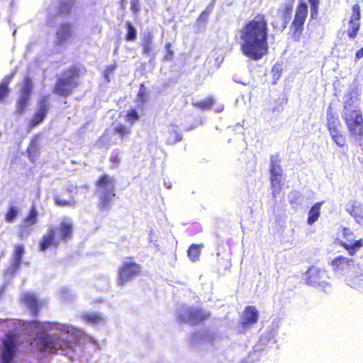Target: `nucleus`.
I'll list each match as a JSON object with an SVG mask.
<instances>
[{"label":"nucleus","mask_w":363,"mask_h":363,"mask_svg":"<svg viewBox=\"0 0 363 363\" xmlns=\"http://www.w3.org/2000/svg\"><path fill=\"white\" fill-rule=\"evenodd\" d=\"M268 23L264 14L257 13L247 21L239 30L240 50L247 57L257 61L269 52Z\"/></svg>","instance_id":"1"},{"label":"nucleus","mask_w":363,"mask_h":363,"mask_svg":"<svg viewBox=\"0 0 363 363\" xmlns=\"http://www.w3.org/2000/svg\"><path fill=\"white\" fill-rule=\"evenodd\" d=\"M342 118L350 136L355 141L363 139V113L358 106V99L350 95L344 101Z\"/></svg>","instance_id":"2"},{"label":"nucleus","mask_w":363,"mask_h":363,"mask_svg":"<svg viewBox=\"0 0 363 363\" xmlns=\"http://www.w3.org/2000/svg\"><path fill=\"white\" fill-rule=\"evenodd\" d=\"M74 224L72 221L64 220L58 225L51 226L38 242V248L45 251L49 247H57L60 242H67L73 236Z\"/></svg>","instance_id":"3"},{"label":"nucleus","mask_w":363,"mask_h":363,"mask_svg":"<svg viewBox=\"0 0 363 363\" xmlns=\"http://www.w3.org/2000/svg\"><path fill=\"white\" fill-rule=\"evenodd\" d=\"M115 178L108 174H101L94 182L97 194L98 208L101 212L111 208L116 196Z\"/></svg>","instance_id":"4"},{"label":"nucleus","mask_w":363,"mask_h":363,"mask_svg":"<svg viewBox=\"0 0 363 363\" xmlns=\"http://www.w3.org/2000/svg\"><path fill=\"white\" fill-rule=\"evenodd\" d=\"M36 350L44 354H55L58 351H65L72 348V342L58 333H37L34 338Z\"/></svg>","instance_id":"5"},{"label":"nucleus","mask_w":363,"mask_h":363,"mask_svg":"<svg viewBox=\"0 0 363 363\" xmlns=\"http://www.w3.org/2000/svg\"><path fill=\"white\" fill-rule=\"evenodd\" d=\"M81 75V69L77 66H71L63 74L57 79L52 92L62 97L70 96L79 85L77 79Z\"/></svg>","instance_id":"6"},{"label":"nucleus","mask_w":363,"mask_h":363,"mask_svg":"<svg viewBox=\"0 0 363 363\" xmlns=\"http://www.w3.org/2000/svg\"><path fill=\"white\" fill-rule=\"evenodd\" d=\"M326 127L334 143L340 147L347 146V136L342 130L341 121L330 105L326 112Z\"/></svg>","instance_id":"7"},{"label":"nucleus","mask_w":363,"mask_h":363,"mask_svg":"<svg viewBox=\"0 0 363 363\" xmlns=\"http://www.w3.org/2000/svg\"><path fill=\"white\" fill-rule=\"evenodd\" d=\"M307 16L308 5L304 0H299L289 27L290 38L293 41L300 42L304 31Z\"/></svg>","instance_id":"8"},{"label":"nucleus","mask_w":363,"mask_h":363,"mask_svg":"<svg viewBox=\"0 0 363 363\" xmlns=\"http://www.w3.org/2000/svg\"><path fill=\"white\" fill-rule=\"evenodd\" d=\"M142 272V267L133 260V257H129L124 261L117 269V285L123 286L134 278L140 276Z\"/></svg>","instance_id":"9"},{"label":"nucleus","mask_w":363,"mask_h":363,"mask_svg":"<svg viewBox=\"0 0 363 363\" xmlns=\"http://www.w3.org/2000/svg\"><path fill=\"white\" fill-rule=\"evenodd\" d=\"M327 271L315 266L309 267L305 273V281L307 285L313 287L325 288L330 286Z\"/></svg>","instance_id":"10"},{"label":"nucleus","mask_w":363,"mask_h":363,"mask_svg":"<svg viewBox=\"0 0 363 363\" xmlns=\"http://www.w3.org/2000/svg\"><path fill=\"white\" fill-rule=\"evenodd\" d=\"M211 313L201 308H191L186 310L185 315L179 314L177 320L181 323H188L191 325L203 323L211 317Z\"/></svg>","instance_id":"11"},{"label":"nucleus","mask_w":363,"mask_h":363,"mask_svg":"<svg viewBox=\"0 0 363 363\" xmlns=\"http://www.w3.org/2000/svg\"><path fill=\"white\" fill-rule=\"evenodd\" d=\"M344 241H340L339 245L347 250L350 256H354L357 252L363 247V239L355 240L354 232L347 227L342 229Z\"/></svg>","instance_id":"12"},{"label":"nucleus","mask_w":363,"mask_h":363,"mask_svg":"<svg viewBox=\"0 0 363 363\" xmlns=\"http://www.w3.org/2000/svg\"><path fill=\"white\" fill-rule=\"evenodd\" d=\"M38 221V212L37 208L35 205H32L18 226V236L22 239L29 235L33 230V226L37 224Z\"/></svg>","instance_id":"13"},{"label":"nucleus","mask_w":363,"mask_h":363,"mask_svg":"<svg viewBox=\"0 0 363 363\" xmlns=\"http://www.w3.org/2000/svg\"><path fill=\"white\" fill-rule=\"evenodd\" d=\"M270 185L272 189V195L276 197L281 189V182L283 178V169L279 164L274 160V156L271 157L269 167Z\"/></svg>","instance_id":"14"},{"label":"nucleus","mask_w":363,"mask_h":363,"mask_svg":"<svg viewBox=\"0 0 363 363\" xmlns=\"http://www.w3.org/2000/svg\"><path fill=\"white\" fill-rule=\"evenodd\" d=\"M74 37V24L71 22H63L56 29L55 45L58 47L67 44Z\"/></svg>","instance_id":"15"},{"label":"nucleus","mask_w":363,"mask_h":363,"mask_svg":"<svg viewBox=\"0 0 363 363\" xmlns=\"http://www.w3.org/2000/svg\"><path fill=\"white\" fill-rule=\"evenodd\" d=\"M49 110L48 96H43L38 101V107L31 119L28 121L27 130L30 131L40 124L45 118Z\"/></svg>","instance_id":"16"},{"label":"nucleus","mask_w":363,"mask_h":363,"mask_svg":"<svg viewBox=\"0 0 363 363\" xmlns=\"http://www.w3.org/2000/svg\"><path fill=\"white\" fill-rule=\"evenodd\" d=\"M352 13L349 21L347 35L350 39H354L357 37L360 28L361 13L359 4H355L352 6Z\"/></svg>","instance_id":"17"},{"label":"nucleus","mask_w":363,"mask_h":363,"mask_svg":"<svg viewBox=\"0 0 363 363\" xmlns=\"http://www.w3.org/2000/svg\"><path fill=\"white\" fill-rule=\"evenodd\" d=\"M3 349L1 353V363H11L16 354V340L13 335H7L3 342Z\"/></svg>","instance_id":"18"},{"label":"nucleus","mask_w":363,"mask_h":363,"mask_svg":"<svg viewBox=\"0 0 363 363\" xmlns=\"http://www.w3.org/2000/svg\"><path fill=\"white\" fill-rule=\"evenodd\" d=\"M259 318V312L254 306L245 308L241 316V325L244 327L255 325Z\"/></svg>","instance_id":"19"},{"label":"nucleus","mask_w":363,"mask_h":363,"mask_svg":"<svg viewBox=\"0 0 363 363\" xmlns=\"http://www.w3.org/2000/svg\"><path fill=\"white\" fill-rule=\"evenodd\" d=\"M21 300L30 308L33 316L35 317L38 315L39 310L43 303L38 301L35 294L30 293L23 294Z\"/></svg>","instance_id":"20"},{"label":"nucleus","mask_w":363,"mask_h":363,"mask_svg":"<svg viewBox=\"0 0 363 363\" xmlns=\"http://www.w3.org/2000/svg\"><path fill=\"white\" fill-rule=\"evenodd\" d=\"M354 262L353 258L338 255L332 259L330 265L333 271L339 272L350 268L354 264Z\"/></svg>","instance_id":"21"},{"label":"nucleus","mask_w":363,"mask_h":363,"mask_svg":"<svg viewBox=\"0 0 363 363\" xmlns=\"http://www.w3.org/2000/svg\"><path fill=\"white\" fill-rule=\"evenodd\" d=\"M40 135L37 133L32 136L29 145L26 149V153L29 160L34 162L40 154L39 140Z\"/></svg>","instance_id":"22"},{"label":"nucleus","mask_w":363,"mask_h":363,"mask_svg":"<svg viewBox=\"0 0 363 363\" xmlns=\"http://www.w3.org/2000/svg\"><path fill=\"white\" fill-rule=\"evenodd\" d=\"M347 211L355 219V220L361 223L363 222V205L356 201L348 203Z\"/></svg>","instance_id":"23"},{"label":"nucleus","mask_w":363,"mask_h":363,"mask_svg":"<svg viewBox=\"0 0 363 363\" xmlns=\"http://www.w3.org/2000/svg\"><path fill=\"white\" fill-rule=\"evenodd\" d=\"M76 1L77 0H58V7L56 15L60 17L69 15Z\"/></svg>","instance_id":"24"},{"label":"nucleus","mask_w":363,"mask_h":363,"mask_svg":"<svg viewBox=\"0 0 363 363\" xmlns=\"http://www.w3.org/2000/svg\"><path fill=\"white\" fill-rule=\"evenodd\" d=\"M24 252L25 249L23 245L18 244L14 247L13 259L11 262L12 267L14 270L18 269L20 267Z\"/></svg>","instance_id":"25"},{"label":"nucleus","mask_w":363,"mask_h":363,"mask_svg":"<svg viewBox=\"0 0 363 363\" xmlns=\"http://www.w3.org/2000/svg\"><path fill=\"white\" fill-rule=\"evenodd\" d=\"M141 46L143 55H150L153 50V35L151 32H147L143 35Z\"/></svg>","instance_id":"26"},{"label":"nucleus","mask_w":363,"mask_h":363,"mask_svg":"<svg viewBox=\"0 0 363 363\" xmlns=\"http://www.w3.org/2000/svg\"><path fill=\"white\" fill-rule=\"evenodd\" d=\"M323 202L315 203L309 210L307 223L309 225L313 224L320 217V207Z\"/></svg>","instance_id":"27"},{"label":"nucleus","mask_w":363,"mask_h":363,"mask_svg":"<svg viewBox=\"0 0 363 363\" xmlns=\"http://www.w3.org/2000/svg\"><path fill=\"white\" fill-rule=\"evenodd\" d=\"M83 320L91 325H97L104 322L103 316L99 313H87L83 315Z\"/></svg>","instance_id":"28"},{"label":"nucleus","mask_w":363,"mask_h":363,"mask_svg":"<svg viewBox=\"0 0 363 363\" xmlns=\"http://www.w3.org/2000/svg\"><path fill=\"white\" fill-rule=\"evenodd\" d=\"M30 96L21 94L19 99L17 101V108L16 113L18 115L23 113L27 106L29 105Z\"/></svg>","instance_id":"29"},{"label":"nucleus","mask_w":363,"mask_h":363,"mask_svg":"<svg viewBox=\"0 0 363 363\" xmlns=\"http://www.w3.org/2000/svg\"><path fill=\"white\" fill-rule=\"evenodd\" d=\"M203 246L204 245L203 244H192L189 246L187 252L188 256L191 261L196 262L199 259L201 255V249L203 247Z\"/></svg>","instance_id":"30"},{"label":"nucleus","mask_w":363,"mask_h":363,"mask_svg":"<svg viewBox=\"0 0 363 363\" xmlns=\"http://www.w3.org/2000/svg\"><path fill=\"white\" fill-rule=\"evenodd\" d=\"M21 94L30 96L33 92V82L29 77H25L21 82Z\"/></svg>","instance_id":"31"},{"label":"nucleus","mask_w":363,"mask_h":363,"mask_svg":"<svg viewBox=\"0 0 363 363\" xmlns=\"http://www.w3.org/2000/svg\"><path fill=\"white\" fill-rule=\"evenodd\" d=\"M214 104V99L212 97H207L203 100L194 104V106L201 110L211 109Z\"/></svg>","instance_id":"32"},{"label":"nucleus","mask_w":363,"mask_h":363,"mask_svg":"<svg viewBox=\"0 0 363 363\" xmlns=\"http://www.w3.org/2000/svg\"><path fill=\"white\" fill-rule=\"evenodd\" d=\"M131 130L123 123H118L114 128L113 133L123 138L130 134Z\"/></svg>","instance_id":"33"},{"label":"nucleus","mask_w":363,"mask_h":363,"mask_svg":"<svg viewBox=\"0 0 363 363\" xmlns=\"http://www.w3.org/2000/svg\"><path fill=\"white\" fill-rule=\"evenodd\" d=\"M148 100V92L143 84L140 85V89L137 94V101L140 105L145 104Z\"/></svg>","instance_id":"34"},{"label":"nucleus","mask_w":363,"mask_h":363,"mask_svg":"<svg viewBox=\"0 0 363 363\" xmlns=\"http://www.w3.org/2000/svg\"><path fill=\"white\" fill-rule=\"evenodd\" d=\"M18 212V208L16 206H10L5 213V220L8 223L13 222L17 218Z\"/></svg>","instance_id":"35"},{"label":"nucleus","mask_w":363,"mask_h":363,"mask_svg":"<svg viewBox=\"0 0 363 363\" xmlns=\"http://www.w3.org/2000/svg\"><path fill=\"white\" fill-rule=\"evenodd\" d=\"M140 118V116L135 108L128 110L125 116V121L130 124H133L135 121H138Z\"/></svg>","instance_id":"36"},{"label":"nucleus","mask_w":363,"mask_h":363,"mask_svg":"<svg viewBox=\"0 0 363 363\" xmlns=\"http://www.w3.org/2000/svg\"><path fill=\"white\" fill-rule=\"evenodd\" d=\"M125 28L127 29L125 37V40L127 41H134L137 36L136 29L130 22H127L125 23Z\"/></svg>","instance_id":"37"},{"label":"nucleus","mask_w":363,"mask_h":363,"mask_svg":"<svg viewBox=\"0 0 363 363\" xmlns=\"http://www.w3.org/2000/svg\"><path fill=\"white\" fill-rule=\"evenodd\" d=\"M311 7V18L316 19L318 16L320 0H308Z\"/></svg>","instance_id":"38"},{"label":"nucleus","mask_w":363,"mask_h":363,"mask_svg":"<svg viewBox=\"0 0 363 363\" xmlns=\"http://www.w3.org/2000/svg\"><path fill=\"white\" fill-rule=\"evenodd\" d=\"M294 0H287L282 9V16L284 18L289 19L291 18L293 8H294Z\"/></svg>","instance_id":"39"},{"label":"nucleus","mask_w":363,"mask_h":363,"mask_svg":"<svg viewBox=\"0 0 363 363\" xmlns=\"http://www.w3.org/2000/svg\"><path fill=\"white\" fill-rule=\"evenodd\" d=\"M10 94V88L6 84H0V103L6 101Z\"/></svg>","instance_id":"40"},{"label":"nucleus","mask_w":363,"mask_h":363,"mask_svg":"<svg viewBox=\"0 0 363 363\" xmlns=\"http://www.w3.org/2000/svg\"><path fill=\"white\" fill-rule=\"evenodd\" d=\"M54 203L58 206H72L74 205V201L62 199L59 196H55L54 198Z\"/></svg>","instance_id":"41"},{"label":"nucleus","mask_w":363,"mask_h":363,"mask_svg":"<svg viewBox=\"0 0 363 363\" xmlns=\"http://www.w3.org/2000/svg\"><path fill=\"white\" fill-rule=\"evenodd\" d=\"M182 135L175 130H172V131H169V137L168 140L169 143H174L179 142L182 140Z\"/></svg>","instance_id":"42"},{"label":"nucleus","mask_w":363,"mask_h":363,"mask_svg":"<svg viewBox=\"0 0 363 363\" xmlns=\"http://www.w3.org/2000/svg\"><path fill=\"white\" fill-rule=\"evenodd\" d=\"M166 53L164 56V60L170 61L172 60L174 57V51L172 50V44L170 43H167L164 46Z\"/></svg>","instance_id":"43"},{"label":"nucleus","mask_w":363,"mask_h":363,"mask_svg":"<svg viewBox=\"0 0 363 363\" xmlns=\"http://www.w3.org/2000/svg\"><path fill=\"white\" fill-rule=\"evenodd\" d=\"M140 1L131 0L130 1V9L135 14H138L140 10Z\"/></svg>","instance_id":"44"},{"label":"nucleus","mask_w":363,"mask_h":363,"mask_svg":"<svg viewBox=\"0 0 363 363\" xmlns=\"http://www.w3.org/2000/svg\"><path fill=\"white\" fill-rule=\"evenodd\" d=\"M109 161L114 167H116L120 162V158L117 155H113L110 157Z\"/></svg>","instance_id":"45"},{"label":"nucleus","mask_w":363,"mask_h":363,"mask_svg":"<svg viewBox=\"0 0 363 363\" xmlns=\"http://www.w3.org/2000/svg\"><path fill=\"white\" fill-rule=\"evenodd\" d=\"M13 74H10L6 75L4 77V80L0 82V84H6L8 86H9V83L11 81V79H13Z\"/></svg>","instance_id":"46"},{"label":"nucleus","mask_w":363,"mask_h":363,"mask_svg":"<svg viewBox=\"0 0 363 363\" xmlns=\"http://www.w3.org/2000/svg\"><path fill=\"white\" fill-rule=\"evenodd\" d=\"M116 67H117V65L116 64L110 65L107 66L105 69L106 75H108V74L113 72L116 69Z\"/></svg>","instance_id":"47"},{"label":"nucleus","mask_w":363,"mask_h":363,"mask_svg":"<svg viewBox=\"0 0 363 363\" xmlns=\"http://www.w3.org/2000/svg\"><path fill=\"white\" fill-rule=\"evenodd\" d=\"M362 57H363V48H362L361 49L358 50L356 52V53H355V60H356V61L359 60Z\"/></svg>","instance_id":"48"},{"label":"nucleus","mask_w":363,"mask_h":363,"mask_svg":"<svg viewBox=\"0 0 363 363\" xmlns=\"http://www.w3.org/2000/svg\"><path fill=\"white\" fill-rule=\"evenodd\" d=\"M207 16H208V13L206 12L203 11L199 16V19H201V18L205 19L207 17Z\"/></svg>","instance_id":"49"},{"label":"nucleus","mask_w":363,"mask_h":363,"mask_svg":"<svg viewBox=\"0 0 363 363\" xmlns=\"http://www.w3.org/2000/svg\"><path fill=\"white\" fill-rule=\"evenodd\" d=\"M125 2L126 0H120V4L122 9H125Z\"/></svg>","instance_id":"50"},{"label":"nucleus","mask_w":363,"mask_h":363,"mask_svg":"<svg viewBox=\"0 0 363 363\" xmlns=\"http://www.w3.org/2000/svg\"><path fill=\"white\" fill-rule=\"evenodd\" d=\"M67 327L65 325H63L62 328H60V329L61 330H63V331H65L67 333H69V330H66Z\"/></svg>","instance_id":"51"},{"label":"nucleus","mask_w":363,"mask_h":363,"mask_svg":"<svg viewBox=\"0 0 363 363\" xmlns=\"http://www.w3.org/2000/svg\"><path fill=\"white\" fill-rule=\"evenodd\" d=\"M280 111V109H279V108H277V107H274V108L272 109V111H273V112H274V111Z\"/></svg>","instance_id":"52"},{"label":"nucleus","mask_w":363,"mask_h":363,"mask_svg":"<svg viewBox=\"0 0 363 363\" xmlns=\"http://www.w3.org/2000/svg\"><path fill=\"white\" fill-rule=\"evenodd\" d=\"M298 197L297 196H295L294 199H293V201H295V203L298 200Z\"/></svg>","instance_id":"53"},{"label":"nucleus","mask_w":363,"mask_h":363,"mask_svg":"<svg viewBox=\"0 0 363 363\" xmlns=\"http://www.w3.org/2000/svg\"><path fill=\"white\" fill-rule=\"evenodd\" d=\"M289 203H291V204H292V203H295V201H291H291H289Z\"/></svg>","instance_id":"54"},{"label":"nucleus","mask_w":363,"mask_h":363,"mask_svg":"<svg viewBox=\"0 0 363 363\" xmlns=\"http://www.w3.org/2000/svg\"><path fill=\"white\" fill-rule=\"evenodd\" d=\"M286 101H287V100H286V99H284V100H283V103H284V104H286Z\"/></svg>","instance_id":"55"}]
</instances>
